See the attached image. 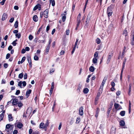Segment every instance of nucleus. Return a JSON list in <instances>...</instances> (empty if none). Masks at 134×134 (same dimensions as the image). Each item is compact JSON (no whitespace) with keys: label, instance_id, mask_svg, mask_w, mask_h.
Segmentation results:
<instances>
[{"label":"nucleus","instance_id":"obj_1","mask_svg":"<svg viewBox=\"0 0 134 134\" xmlns=\"http://www.w3.org/2000/svg\"><path fill=\"white\" fill-rule=\"evenodd\" d=\"M14 128L13 125L7 124L6 126L5 130L8 133H12Z\"/></svg>","mask_w":134,"mask_h":134},{"label":"nucleus","instance_id":"obj_2","mask_svg":"<svg viewBox=\"0 0 134 134\" xmlns=\"http://www.w3.org/2000/svg\"><path fill=\"white\" fill-rule=\"evenodd\" d=\"M38 9L39 10H41V5L39 4H38L37 5L35 6L33 8V10L35 11Z\"/></svg>","mask_w":134,"mask_h":134},{"label":"nucleus","instance_id":"obj_3","mask_svg":"<svg viewBox=\"0 0 134 134\" xmlns=\"http://www.w3.org/2000/svg\"><path fill=\"white\" fill-rule=\"evenodd\" d=\"M48 9H47L45 10L44 11V13H43L44 16L45 18H48Z\"/></svg>","mask_w":134,"mask_h":134},{"label":"nucleus","instance_id":"obj_4","mask_svg":"<svg viewBox=\"0 0 134 134\" xmlns=\"http://www.w3.org/2000/svg\"><path fill=\"white\" fill-rule=\"evenodd\" d=\"M79 114L81 115H82L83 114V108L82 107H81L79 108Z\"/></svg>","mask_w":134,"mask_h":134},{"label":"nucleus","instance_id":"obj_5","mask_svg":"<svg viewBox=\"0 0 134 134\" xmlns=\"http://www.w3.org/2000/svg\"><path fill=\"white\" fill-rule=\"evenodd\" d=\"M18 103V100L17 99L15 98L13 99L12 102L13 105H16Z\"/></svg>","mask_w":134,"mask_h":134},{"label":"nucleus","instance_id":"obj_6","mask_svg":"<svg viewBox=\"0 0 134 134\" xmlns=\"http://www.w3.org/2000/svg\"><path fill=\"white\" fill-rule=\"evenodd\" d=\"M39 128L42 129H44L46 128L44 123L42 122H41L40 124V125Z\"/></svg>","mask_w":134,"mask_h":134},{"label":"nucleus","instance_id":"obj_7","mask_svg":"<svg viewBox=\"0 0 134 134\" xmlns=\"http://www.w3.org/2000/svg\"><path fill=\"white\" fill-rule=\"evenodd\" d=\"M114 106L116 109H120V107H121L119 104L116 103L114 104Z\"/></svg>","mask_w":134,"mask_h":134},{"label":"nucleus","instance_id":"obj_8","mask_svg":"<svg viewBox=\"0 0 134 134\" xmlns=\"http://www.w3.org/2000/svg\"><path fill=\"white\" fill-rule=\"evenodd\" d=\"M50 46H47L46 48V52L45 53V54H47L49 51Z\"/></svg>","mask_w":134,"mask_h":134},{"label":"nucleus","instance_id":"obj_9","mask_svg":"<svg viewBox=\"0 0 134 134\" xmlns=\"http://www.w3.org/2000/svg\"><path fill=\"white\" fill-rule=\"evenodd\" d=\"M31 90H29L27 91L26 92V96L27 97V98H28L29 95V94L31 93Z\"/></svg>","mask_w":134,"mask_h":134},{"label":"nucleus","instance_id":"obj_10","mask_svg":"<svg viewBox=\"0 0 134 134\" xmlns=\"http://www.w3.org/2000/svg\"><path fill=\"white\" fill-rule=\"evenodd\" d=\"M8 118L9 121H12L13 120V118L11 114H10L8 115Z\"/></svg>","mask_w":134,"mask_h":134},{"label":"nucleus","instance_id":"obj_11","mask_svg":"<svg viewBox=\"0 0 134 134\" xmlns=\"http://www.w3.org/2000/svg\"><path fill=\"white\" fill-rule=\"evenodd\" d=\"M7 18L6 14L5 13L2 16V20H4Z\"/></svg>","mask_w":134,"mask_h":134},{"label":"nucleus","instance_id":"obj_12","mask_svg":"<svg viewBox=\"0 0 134 134\" xmlns=\"http://www.w3.org/2000/svg\"><path fill=\"white\" fill-rule=\"evenodd\" d=\"M33 20L35 22H36L38 21V18L36 15H35L33 17Z\"/></svg>","mask_w":134,"mask_h":134},{"label":"nucleus","instance_id":"obj_13","mask_svg":"<svg viewBox=\"0 0 134 134\" xmlns=\"http://www.w3.org/2000/svg\"><path fill=\"white\" fill-rule=\"evenodd\" d=\"M82 85L81 83H79V86L77 89V91L79 92L80 91V90L82 87Z\"/></svg>","mask_w":134,"mask_h":134},{"label":"nucleus","instance_id":"obj_14","mask_svg":"<svg viewBox=\"0 0 134 134\" xmlns=\"http://www.w3.org/2000/svg\"><path fill=\"white\" fill-rule=\"evenodd\" d=\"M18 20H16L14 24V26L15 28H16L18 27Z\"/></svg>","mask_w":134,"mask_h":134},{"label":"nucleus","instance_id":"obj_15","mask_svg":"<svg viewBox=\"0 0 134 134\" xmlns=\"http://www.w3.org/2000/svg\"><path fill=\"white\" fill-rule=\"evenodd\" d=\"M62 20L64 22L65 21L66 19V16H65V14H62Z\"/></svg>","mask_w":134,"mask_h":134},{"label":"nucleus","instance_id":"obj_16","mask_svg":"<svg viewBox=\"0 0 134 134\" xmlns=\"http://www.w3.org/2000/svg\"><path fill=\"white\" fill-rule=\"evenodd\" d=\"M120 124L121 126H124L125 124L124 121L123 120H121L120 122Z\"/></svg>","mask_w":134,"mask_h":134},{"label":"nucleus","instance_id":"obj_17","mask_svg":"<svg viewBox=\"0 0 134 134\" xmlns=\"http://www.w3.org/2000/svg\"><path fill=\"white\" fill-rule=\"evenodd\" d=\"M104 85L102 84L101 83V84L100 86L99 89V91H100L101 92H102L103 90V86H104Z\"/></svg>","mask_w":134,"mask_h":134},{"label":"nucleus","instance_id":"obj_18","mask_svg":"<svg viewBox=\"0 0 134 134\" xmlns=\"http://www.w3.org/2000/svg\"><path fill=\"white\" fill-rule=\"evenodd\" d=\"M17 127L19 129H21L23 126V124L21 123H19L17 125Z\"/></svg>","mask_w":134,"mask_h":134},{"label":"nucleus","instance_id":"obj_19","mask_svg":"<svg viewBox=\"0 0 134 134\" xmlns=\"http://www.w3.org/2000/svg\"><path fill=\"white\" fill-rule=\"evenodd\" d=\"M89 91V90L87 88H85L83 90V92L85 94L87 93Z\"/></svg>","mask_w":134,"mask_h":134},{"label":"nucleus","instance_id":"obj_20","mask_svg":"<svg viewBox=\"0 0 134 134\" xmlns=\"http://www.w3.org/2000/svg\"><path fill=\"white\" fill-rule=\"evenodd\" d=\"M112 56V55H109V56H108L107 60V63H109V61H110V60Z\"/></svg>","mask_w":134,"mask_h":134},{"label":"nucleus","instance_id":"obj_21","mask_svg":"<svg viewBox=\"0 0 134 134\" xmlns=\"http://www.w3.org/2000/svg\"><path fill=\"white\" fill-rule=\"evenodd\" d=\"M97 58H94L93 59V63L94 64L96 63L97 60Z\"/></svg>","mask_w":134,"mask_h":134},{"label":"nucleus","instance_id":"obj_22","mask_svg":"<svg viewBox=\"0 0 134 134\" xmlns=\"http://www.w3.org/2000/svg\"><path fill=\"white\" fill-rule=\"evenodd\" d=\"M4 113H2L0 115V121L2 120L4 116Z\"/></svg>","mask_w":134,"mask_h":134},{"label":"nucleus","instance_id":"obj_23","mask_svg":"<svg viewBox=\"0 0 134 134\" xmlns=\"http://www.w3.org/2000/svg\"><path fill=\"white\" fill-rule=\"evenodd\" d=\"M99 99V98L96 97L95 98L94 102V103L96 105L97 104V103H98V101Z\"/></svg>","mask_w":134,"mask_h":134},{"label":"nucleus","instance_id":"obj_24","mask_svg":"<svg viewBox=\"0 0 134 134\" xmlns=\"http://www.w3.org/2000/svg\"><path fill=\"white\" fill-rule=\"evenodd\" d=\"M113 12L112 11L111 8L110 7H109L107 9V13Z\"/></svg>","mask_w":134,"mask_h":134},{"label":"nucleus","instance_id":"obj_25","mask_svg":"<svg viewBox=\"0 0 134 134\" xmlns=\"http://www.w3.org/2000/svg\"><path fill=\"white\" fill-rule=\"evenodd\" d=\"M120 115L122 116H124L125 114V111H121L120 113Z\"/></svg>","mask_w":134,"mask_h":134},{"label":"nucleus","instance_id":"obj_26","mask_svg":"<svg viewBox=\"0 0 134 134\" xmlns=\"http://www.w3.org/2000/svg\"><path fill=\"white\" fill-rule=\"evenodd\" d=\"M18 106L20 108L23 106L22 103L21 102H19L18 103Z\"/></svg>","mask_w":134,"mask_h":134},{"label":"nucleus","instance_id":"obj_27","mask_svg":"<svg viewBox=\"0 0 134 134\" xmlns=\"http://www.w3.org/2000/svg\"><path fill=\"white\" fill-rule=\"evenodd\" d=\"M50 3H52V5L53 6H54L55 5V1L54 0H53L51 1V2H49Z\"/></svg>","mask_w":134,"mask_h":134},{"label":"nucleus","instance_id":"obj_28","mask_svg":"<svg viewBox=\"0 0 134 134\" xmlns=\"http://www.w3.org/2000/svg\"><path fill=\"white\" fill-rule=\"evenodd\" d=\"M79 39L77 38L76 40V41L75 43V44H74V47L76 48V47L77 46V44L78 42L79 41Z\"/></svg>","mask_w":134,"mask_h":134},{"label":"nucleus","instance_id":"obj_29","mask_svg":"<svg viewBox=\"0 0 134 134\" xmlns=\"http://www.w3.org/2000/svg\"><path fill=\"white\" fill-rule=\"evenodd\" d=\"M96 43L98 44H99L100 42V39L98 38H97L96 40Z\"/></svg>","mask_w":134,"mask_h":134},{"label":"nucleus","instance_id":"obj_30","mask_svg":"<svg viewBox=\"0 0 134 134\" xmlns=\"http://www.w3.org/2000/svg\"><path fill=\"white\" fill-rule=\"evenodd\" d=\"M23 76V74L22 73L19 74L18 76V77L20 79H22Z\"/></svg>","mask_w":134,"mask_h":134},{"label":"nucleus","instance_id":"obj_31","mask_svg":"<svg viewBox=\"0 0 134 134\" xmlns=\"http://www.w3.org/2000/svg\"><path fill=\"white\" fill-rule=\"evenodd\" d=\"M123 34L125 36H127V31L126 30H124L123 32Z\"/></svg>","mask_w":134,"mask_h":134},{"label":"nucleus","instance_id":"obj_32","mask_svg":"<svg viewBox=\"0 0 134 134\" xmlns=\"http://www.w3.org/2000/svg\"><path fill=\"white\" fill-rule=\"evenodd\" d=\"M102 92H101L100 91H99V92H98L97 93L96 97H97L99 98V97L100 96V95L102 93Z\"/></svg>","mask_w":134,"mask_h":134},{"label":"nucleus","instance_id":"obj_33","mask_svg":"<svg viewBox=\"0 0 134 134\" xmlns=\"http://www.w3.org/2000/svg\"><path fill=\"white\" fill-rule=\"evenodd\" d=\"M49 124V122L48 120H47L45 124H44L46 128L48 126Z\"/></svg>","mask_w":134,"mask_h":134},{"label":"nucleus","instance_id":"obj_34","mask_svg":"<svg viewBox=\"0 0 134 134\" xmlns=\"http://www.w3.org/2000/svg\"><path fill=\"white\" fill-rule=\"evenodd\" d=\"M91 76V75L90 74L88 75V77L87 79V80H86V82H89L90 81V79H89V78Z\"/></svg>","mask_w":134,"mask_h":134},{"label":"nucleus","instance_id":"obj_35","mask_svg":"<svg viewBox=\"0 0 134 134\" xmlns=\"http://www.w3.org/2000/svg\"><path fill=\"white\" fill-rule=\"evenodd\" d=\"M98 53L97 52H96L94 54V58H98Z\"/></svg>","mask_w":134,"mask_h":134},{"label":"nucleus","instance_id":"obj_36","mask_svg":"<svg viewBox=\"0 0 134 134\" xmlns=\"http://www.w3.org/2000/svg\"><path fill=\"white\" fill-rule=\"evenodd\" d=\"M33 36L32 35H30L29 37V40H30L31 41L32 40V39H33Z\"/></svg>","mask_w":134,"mask_h":134},{"label":"nucleus","instance_id":"obj_37","mask_svg":"<svg viewBox=\"0 0 134 134\" xmlns=\"http://www.w3.org/2000/svg\"><path fill=\"white\" fill-rule=\"evenodd\" d=\"M81 16V14H80V13L79 14V15L77 17V20L81 21L80 20Z\"/></svg>","mask_w":134,"mask_h":134},{"label":"nucleus","instance_id":"obj_38","mask_svg":"<svg viewBox=\"0 0 134 134\" xmlns=\"http://www.w3.org/2000/svg\"><path fill=\"white\" fill-rule=\"evenodd\" d=\"M22 82L21 81H20L19 82L18 84V85L19 86L20 88H22Z\"/></svg>","mask_w":134,"mask_h":134},{"label":"nucleus","instance_id":"obj_39","mask_svg":"<svg viewBox=\"0 0 134 134\" xmlns=\"http://www.w3.org/2000/svg\"><path fill=\"white\" fill-rule=\"evenodd\" d=\"M15 36H16L18 38H20L21 37V35L20 34L18 33L17 34H15Z\"/></svg>","mask_w":134,"mask_h":134},{"label":"nucleus","instance_id":"obj_40","mask_svg":"<svg viewBox=\"0 0 134 134\" xmlns=\"http://www.w3.org/2000/svg\"><path fill=\"white\" fill-rule=\"evenodd\" d=\"M99 109L98 108H97L96 111V114L95 115V116L97 117L98 116V114L99 112Z\"/></svg>","mask_w":134,"mask_h":134},{"label":"nucleus","instance_id":"obj_41","mask_svg":"<svg viewBox=\"0 0 134 134\" xmlns=\"http://www.w3.org/2000/svg\"><path fill=\"white\" fill-rule=\"evenodd\" d=\"M54 69L53 68H51L50 69V73L52 74L51 73L54 72Z\"/></svg>","mask_w":134,"mask_h":134},{"label":"nucleus","instance_id":"obj_42","mask_svg":"<svg viewBox=\"0 0 134 134\" xmlns=\"http://www.w3.org/2000/svg\"><path fill=\"white\" fill-rule=\"evenodd\" d=\"M34 59L36 60H37L38 59V57L36 55H35L34 57Z\"/></svg>","mask_w":134,"mask_h":134},{"label":"nucleus","instance_id":"obj_43","mask_svg":"<svg viewBox=\"0 0 134 134\" xmlns=\"http://www.w3.org/2000/svg\"><path fill=\"white\" fill-rule=\"evenodd\" d=\"M26 59V57H23L21 59V63H23L25 60Z\"/></svg>","mask_w":134,"mask_h":134},{"label":"nucleus","instance_id":"obj_44","mask_svg":"<svg viewBox=\"0 0 134 134\" xmlns=\"http://www.w3.org/2000/svg\"><path fill=\"white\" fill-rule=\"evenodd\" d=\"M66 35H68L70 33V30H67L66 31Z\"/></svg>","mask_w":134,"mask_h":134},{"label":"nucleus","instance_id":"obj_45","mask_svg":"<svg viewBox=\"0 0 134 134\" xmlns=\"http://www.w3.org/2000/svg\"><path fill=\"white\" fill-rule=\"evenodd\" d=\"M27 59L28 63H29L30 61H31V58L29 57H27Z\"/></svg>","mask_w":134,"mask_h":134},{"label":"nucleus","instance_id":"obj_46","mask_svg":"<svg viewBox=\"0 0 134 134\" xmlns=\"http://www.w3.org/2000/svg\"><path fill=\"white\" fill-rule=\"evenodd\" d=\"M80 121V118H77L76 120V123H79Z\"/></svg>","mask_w":134,"mask_h":134},{"label":"nucleus","instance_id":"obj_47","mask_svg":"<svg viewBox=\"0 0 134 134\" xmlns=\"http://www.w3.org/2000/svg\"><path fill=\"white\" fill-rule=\"evenodd\" d=\"M6 0H2V1L0 2V3L2 5H3L5 1Z\"/></svg>","mask_w":134,"mask_h":134},{"label":"nucleus","instance_id":"obj_48","mask_svg":"<svg viewBox=\"0 0 134 134\" xmlns=\"http://www.w3.org/2000/svg\"><path fill=\"white\" fill-rule=\"evenodd\" d=\"M14 18H11L9 20V21L10 23H12L14 20Z\"/></svg>","mask_w":134,"mask_h":134},{"label":"nucleus","instance_id":"obj_49","mask_svg":"<svg viewBox=\"0 0 134 134\" xmlns=\"http://www.w3.org/2000/svg\"><path fill=\"white\" fill-rule=\"evenodd\" d=\"M22 84L24 87H25L26 85V83L25 81L22 82Z\"/></svg>","mask_w":134,"mask_h":134},{"label":"nucleus","instance_id":"obj_50","mask_svg":"<svg viewBox=\"0 0 134 134\" xmlns=\"http://www.w3.org/2000/svg\"><path fill=\"white\" fill-rule=\"evenodd\" d=\"M90 17H91V15L90 14H89L87 16V20H90Z\"/></svg>","mask_w":134,"mask_h":134},{"label":"nucleus","instance_id":"obj_51","mask_svg":"<svg viewBox=\"0 0 134 134\" xmlns=\"http://www.w3.org/2000/svg\"><path fill=\"white\" fill-rule=\"evenodd\" d=\"M20 92V91L19 90H17L15 94L16 95H18Z\"/></svg>","mask_w":134,"mask_h":134},{"label":"nucleus","instance_id":"obj_52","mask_svg":"<svg viewBox=\"0 0 134 134\" xmlns=\"http://www.w3.org/2000/svg\"><path fill=\"white\" fill-rule=\"evenodd\" d=\"M3 106L2 105L0 106V111H2L3 109Z\"/></svg>","mask_w":134,"mask_h":134},{"label":"nucleus","instance_id":"obj_53","mask_svg":"<svg viewBox=\"0 0 134 134\" xmlns=\"http://www.w3.org/2000/svg\"><path fill=\"white\" fill-rule=\"evenodd\" d=\"M111 85L113 87H114L115 86V84L114 82H111Z\"/></svg>","mask_w":134,"mask_h":134},{"label":"nucleus","instance_id":"obj_54","mask_svg":"<svg viewBox=\"0 0 134 134\" xmlns=\"http://www.w3.org/2000/svg\"><path fill=\"white\" fill-rule=\"evenodd\" d=\"M10 56V55L8 53L7 54L6 57V59H8L9 58Z\"/></svg>","mask_w":134,"mask_h":134},{"label":"nucleus","instance_id":"obj_55","mask_svg":"<svg viewBox=\"0 0 134 134\" xmlns=\"http://www.w3.org/2000/svg\"><path fill=\"white\" fill-rule=\"evenodd\" d=\"M1 44H2V45L1 46V47L2 48H4V42H1Z\"/></svg>","mask_w":134,"mask_h":134},{"label":"nucleus","instance_id":"obj_56","mask_svg":"<svg viewBox=\"0 0 134 134\" xmlns=\"http://www.w3.org/2000/svg\"><path fill=\"white\" fill-rule=\"evenodd\" d=\"M131 84H130L129 85V92L130 93L131 91Z\"/></svg>","mask_w":134,"mask_h":134},{"label":"nucleus","instance_id":"obj_57","mask_svg":"<svg viewBox=\"0 0 134 134\" xmlns=\"http://www.w3.org/2000/svg\"><path fill=\"white\" fill-rule=\"evenodd\" d=\"M126 62V60H125V61H124L123 63V65H122V67H123V68H124L125 66V64Z\"/></svg>","mask_w":134,"mask_h":134},{"label":"nucleus","instance_id":"obj_58","mask_svg":"<svg viewBox=\"0 0 134 134\" xmlns=\"http://www.w3.org/2000/svg\"><path fill=\"white\" fill-rule=\"evenodd\" d=\"M12 48H13L12 46H11V45H10L8 47V49L9 51H10L11 49H12Z\"/></svg>","mask_w":134,"mask_h":134},{"label":"nucleus","instance_id":"obj_59","mask_svg":"<svg viewBox=\"0 0 134 134\" xmlns=\"http://www.w3.org/2000/svg\"><path fill=\"white\" fill-rule=\"evenodd\" d=\"M27 77V74L26 73H25L24 76V79H26Z\"/></svg>","mask_w":134,"mask_h":134},{"label":"nucleus","instance_id":"obj_60","mask_svg":"<svg viewBox=\"0 0 134 134\" xmlns=\"http://www.w3.org/2000/svg\"><path fill=\"white\" fill-rule=\"evenodd\" d=\"M108 14V15L109 16H111V15L113 13V12H109L108 13H107Z\"/></svg>","mask_w":134,"mask_h":134},{"label":"nucleus","instance_id":"obj_61","mask_svg":"<svg viewBox=\"0 0 134 134\" xmlns=\"http://www.w3.org/2000/svg\"><path fill=\"white\" fill-rule=\"evenodd\" d=\"M62 123L61 122H60V124L59 125V127H58V130H60V129H61V127H62Z\"/></svg>","mask_w":134,"mask_h":134},{"label":"nucleus","instance_id":"obj_62","mask_svg":"<svg viewBox=\"0 0 134 134\" xmlns=\"http://www.w3.org/2000/svg\"><path fill=\"white\" fill-rule=\"evenodd\" d=\"M8 64H7L5 63L4 64V66L5 68H7V67H8Z\"/></svg>","mask_w":134,"mask_h":134},{"label":"nucleus","instance_id":"obj_63","mask_svg":"<svg viewBox=\"0 0 134 134\" xmlns=\"http://www.w3.org/2000/svg\"><path fill=\"white\" fill-rule=\"evenodd\" d=\"M14 8L15 9L17 10L19 9L17 5H15L14 6Z\"/></svg>","mask_w":134,"mask_h":134},{"label":"nucleus","instance_id":"obj_64","mask_svg":"<svg viewBox=\"0 0 134 134\" xmlns=\"http://www.w3.org/2000/svg\"><path fill=\"white\" fill-rule=\"evenodd\" d=\"M18 133V131L17 130H14L13 132V134H17Z\"/></svg>","mask_w":134,"mask_h":134}]
</instances>
